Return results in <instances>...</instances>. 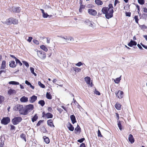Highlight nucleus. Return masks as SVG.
I'll list each match as a JSON object with an SVG mask.
<instances>
[{
  "label": "nucleus",
  "instance_id": "f257e3e1",
  "mask_svg": "<svg viewBox=\"0 0 147 147\" xmlns=\"http://www.w3.org/2000/svg\"><path fill=\"white\" fill-rule=\"evenodd\" d=\"M113 7L111 3H109L108 5V7H103L101 11L103 14L105 15V18L109 19L113 17V13L114 12L113 9Z\"/></svg>",
  "mask_w": 147,
  "mask_h": 147
},
{
  "label": "nucleus",
  "instance_id": "f03ea898",
  "mask_svg": "<svg viewBox=\"0 0 147 147\" xmlns=\"http://www.w3.org/2000/svg\"><path fill=\"white\" fill-rule=\"evenodd\" d=\"M34 108L33 105L30 104L26 105L23 109V113H22V115H26L28 114L29 112H30Z\"/></svg>",
  "mask_w": 147,
  "mask_h": 147
},
{
  "label": "nucleus",
  "instance_id": "7ed1b4c3",
  "mask_svg": "<svg viewBox=\"0 0 147 147\" xmlns=\"http://www.w3.org/2000/svg\"><path fill=\"white\" fill-rule=\"evenodd\" d=\"M18 21L14 18L11 17L8 19H7L6 21L4 22V24L7 25H10L11 24H16L18 23Z\"/></svg>",
  "mask_w": 147,
  "mask_h": 147
},
{
  "label": "nucleus",
  "instance_id": "20e7f679",
  "mask_svg": "<svg viewBox=\"0 0 147 147\" xmlns=\"http://www.w3.org/2000/svg\"><path fill=\"white\" fill-rule=\"evenodd\" d=\"M24 107L23 105L20 104H17L13 107V110L15 111H19V113L21 115H22V113H23Z\"/></svg>",
  "mask_w": 147,
  "mask_h": 147
},
{
  "label": "nucleus",
  "instance_id": "39448f33",
  "mask_svg": "<svg viewBox=\"0 0 147 147\" xmlns=\"http://www.w3.org/2000/svg\"><path fill=\"white\" fill-rule=\"evenodd\" d=\"M22 120V118L20 117H15L11 120V122L13 125L18 124Z\"/></svg>",
  "mask_w": 147,
  "mask_h": 147
},
{
  "label": "nucleus",
  "instance_id": "423d86ee",
  "mask_svg": "<svg viewBox=\"0 0 147 147\" xmlns=\"http://www.w3.org/2000/svg\"><path fill=\"white\" fill-rule=\"evenodd\" d=\"M10 122V119L8 117H3L1 120V123L4 125H7Z\"/></svg>",
  "mask_w": 147,
  "mask_h": 147
},
{
  "label": "nucleus",
  "instance_id": "0eeeda50",
  "mask_svg": "<svg viewBox=\"0 0 147 147\" xmlns=\"http://www.w3.org/2000/svg\"><path fill=\"white\" fill-rule=\"evenodd\" d=\"M38 55L42 59H44L46 58V53L42 51H37Z\"/></svg>",
  "mask_w": 147,
  "mask_h": 147
},
{
  "label": "nucleus",
  "instance_id": "6e6552de",
  "mask_svg": "<svg viewBox=\"0 0 147 147\" xmlns=\"http://www.w3.org/2000/svg\"><path fill=\"white\" fill-rule=\"evenodd\" d=\"M115 94L118 98H121L123 97V92L122 91L118 90L117 92H116Z\"/></svg>",
  "mask_w": 147,
  "mask_h": 147
},
{
  "label": "nucleus",
  "instance_id": "1a4fd4ad",
  "mask_svg": "<svg viewBox=\"0 0 147 147\" xmlns=\"http://www.w3.org/2000/svg\"><path fill=\"white\" fill-rule=\"evenodd\" d=\"M81 130L80 127L78 124L77 127L74 129V132L76 134H79L81 132Z\"/></svg>",
  "mask_w": 147,
  "mask_h": 147
},
{
  "label": "nucleus",
  "instance_id": "9d476101",
  "mask_svg": "<svg viewBox=\"0 0 147 147\" xmlns=\"http://www.w3.org/2000/svg\"><path fill=\"white\" fill-rule=\"evenodd\" d=\"M88 13L91 15L95 16L97 14V12L96 10L92 9H89L88 10Z\"/></svg>",
  "mask_w": 147,
  "mask_h": 147
},
{
  "label": "nucleus",
  "instance_id": "9b49d317",
  "mask_svg": "<svg viewBox=\"0 0 147 147\" xmlns=\"http://www.w3.org/2000/svg\"><path fill=\"white\" fill-rule=\"evenodd\" d=\"M10 11L13 13H19L20 12V7H13Z\"/></svg>",
  "mask_w": 147,
  "mask_h": 147
},
{
  "label": "nucleus",
  "instance_id": "f8f14e48",
  "mask_svg": "<svg viewBox=\"0 0 147 147\" xmlns=\"http://www.w3.org/2000/svg\"><path fill=\"white\" fill-rule=\"evenodd\" d=\"M37 98L36 96L33 95L30 98L29 101L30 103H33L37 100Z\"/></svg>",
  "mask_w": 147,
  "mask_h": 147
},
{
  "label": "nucleus",
  "instance_id": "ddd939ff",
  "mask_svg": "<svg viewBox=\"0 0 147 147\" xmlns=\"http://www.w3.org/2000/svg\"><path fill=\"white\" fill-rule=\"evenodd\" d=\"M137 44V42L132 39L127 44V45L130 47H132L133 46H136Z\"/></svg>",
  "mask_w": 147,
  "mask_h": 147
},
{
  "label": "nucleus",
  "instance_id": "4468645a",
  "mask_svg": "<svg viewBox=\"0 0 147 147\" xmlns=\"http://www.w3.org/2000/svg\"><path fill=\"white\" fill-rule=\"evenodd\" d=\"M16 93V91L15 90L11 88L7 92L8 94H9V96L11 95L12 94H15Z\"/></svg>",
  "mask_w": 147,
  "mask_h": 147
},
{
  "label": "nucleus",
  "instance_id": "2eb2a0df",
  "mask_svg": "<svg viewBox=\"0 0 147 147\" xmlns=\"http://www.w3.org/2000/svg\"><path fill=\"white\" fill-rule=\"evenodd\" d=\"M93 22L92 21H90L89 20L87 19L84 21V23L87 25H88L90 26L94 27V26L92 24Z\"/></svg>",
  "mask_w": 147,
  "mask_h": 147
},
{
  "label": "nucleus",
  "instance_id": "dca6fc26",
  "mask_svg": "<svg viewBox=\"0 0 147 147\" xmlns=\"http://www.w3.org/2000/svg\"><path fill=\"white\" fill-rule=\"evenodd\" d=\"M47 124L48 125L51 127H55V126L53 124V121L52 119H49L47 121Z\"/></svg>",
  "mask_w": 147,
  "mask_h": 147
},
{
  "label": "nucleus",
  "instance_id": "f3484780",
  "mask_svg": "<svg viewBox=\"0 0 147 147\" xmlns=\"http://www.w3.org/2000/svg\"><path fill=\"white\" fill-rule=\"evenodd\" d=\"M67 127L69 130L71 131H73L74 129V126L69 122L68 123Z\"/></svg>",
  "mask_w": 147,
  "mask_h": 147
},
{
  "label": "nucleus",
  "instance_id": "a211bd4d",
  "mask_svg": "<svg viewBox=\"0 0 147 147\" xmlns=\"http://www.w3.org/2000/svg\"><path fill=\"white\" fill-rule=\"evenodd\" d=\"M70 118L73 124H74L77 122L76 117L74 115H72L70 116Z\"/></svg>",
  "mask_w": 147,
  "mask_h": 147
},
{
  "label": "nucleus",
  "instance_id": "6ab92c4d",
  "mask_svg": "<svg viewBox=\"0 0 147 147\" xmlns=\"http://www.w3.org/2000/svg\"><path fill=\"white\" fill-rule=\"evenodd\" d=\"M20 100L22 102H25L28 101V98L27 97L24 96L20 98Z\"/></svg>",
  "mask_w": 147,
  "mask_h": 147
},
{
  "label": "nucleus",
  "instance_id": "aec40b11",
  "mask_svg": "<svg viewBox=\"0 0 147 147\" xmlns=\"http://www.w3.org/2000/svg\"><path fill=\"white\" fill-rule=\"evenodd\" d=\"M128 140L131 143H133L134 142V139L133 136L131 134H130L129 136Z\"/></svg>",
  "mask_w": 147,
  "mask_h": 147
},
{
  "label": "nucleus",
  "instance_id": "412c9836",
  "mask_svg": "<svg viewBox=\"0 0 147 147\" xmlns=\"http://www.w3.org/2000/svg\"><path fill=\"white\" fill-rule=\"evenodd\" d=\"M9 63V66L10 67L14 68L16 66V64L14 61H11Z\"/></svg>",
  "mask_w": 147,
  "mask_h": 147
},
{
  "label": "nucleus",
  "instance_id": "4be33fe9",
  "mask_svg": "<svg viewBox=\"0 0 147 147\" xmlns=\"http://www.w3.org/2000/svg\"><path fill=\"white\" fill-rule=\"evenodd\" d=\"M84 80L87 84H90L91 78L90 77L87 76L84 78Z\"/></svg>",
  "mask_w": 147,
  "mask_h": 147
},
{
  "label": "nucleus",
  "instance_id": "5701e85b",
  "mask_svg": "<svg viewBox=\"0 0 147 147\" xmlns=\"http://www.w3.org/2000/svg\"><path fill=\"white\" fill-rule=\"evenodd\" d=\"M6 61L5 60L3 61L1 63V65L0 68V69H5L6 67Z\"/></svg>",
  "mask_w": 147,
  "mask_h": 147
},
{
  "label": "nucleus",
  "instance_id": "b1692460",
  "mask_svg": "<svg viewBox=\"0 0 147 147\" xmlns=\"http://www.w3.org/2000/svg\"><path fill=\"white\" fill-rule=\"evenodd\" d=\"M38 118V116L36 114H35L34 115L32 118L31 119L32 122H34L36 121Z\"/></svg>",
  "mask_w": 147,
  "mask_h": 147
},
{
  "label": "nucleus",
  "instance_id": "393cba45",
  "mask_svg": "<svg viewBox=\"0 0 147 147\" xmlns=\"http://www.w3.org/2000/svg\"><path fill=\"white\" fill-rule=\"evenodd\" d=\"M95 3L98 5H101L103 4V2L101 0H95Z\"/></svg>",
  "mask_w": 147,
  "mask_h": 147
},
{
  "label": "nucleus",
  "instance_id": "a878e982",
  "mask_svg": "<svg viewBox=\"0 0 147 147\" xmlns=\"http://www.w3.org/2000/svg\"><path fill=\"white\" fill-rule=\"evenodd\" d=\"M121 105L119 103H117L115 105V107L117 110H119L121 109Z\"/></svg>",
  "mask_w": 147,
  "mask_h": 147
},
{
  "label": "nucleus",
  "instance_id": "bb28decb",
  "mask_svg": "<svg viewBox=\"0 0 147 147\" xmlns=\"http://www.w3.org/2000/svg\"><path fill=\"white\" fill-rule=\"evenodd\" d=\"M8 84H10L14 85H18L20 84L19 82L15 81H10L9 82Z\"/></svg>",
  "mask_w": 147,
  "mask_h": 147
},
{
  "label": "nucleus",
  "instance_id": "cd10ccee",
  "mask_svg": "<svg viewBox=\"0 0 147 147\" xmlns=\"http://www.w3.org/2000/svg\"><path fill=\"white\" fill-rule=\"evenodd\" d=\"M46 97L48 99H52V96L50 92H47L46 94Z\"/></svg>",
  "mask_w": 147,
  "mask_h": 147
},
{
  "label": "nucleus",
  "instance_id": "c85d7f7f",
  "mask_svg": "<svg viewBox=\"0 0 147 147\" xmlns=\"http://www.w3.org/2000/svg\"><path fill=\"white\" fill-rule=\"evenodd\" d=\"M44 141L46 144H49L50 142V140L48 137L45 136L43 137Z\"/></svg>",
  "mask_w": 147,
  "mask_h": 147
},
{
  "label": "nucleus",
  "instance_id": "c756f323",
  "mask_svg": "<svg viewBox=\"0 0 147 147\" xmlns=\"http://www.w3.org/2000/svg\"><path fill=\"white\" fill-rule=\"evenodd\" d=\"M40 48L41 49L47 52L48 51V49L47 48V47L44 45H41L40 46Z\"/></svg>",
  "mask_w": 147,
  "mask_h": 147
},
{
  "label": "nucleus",
  "instance_id": "7c9ffc66",
  "mask_svg": "<svg viewBox=\"0 0 147 147\" xmlns=\"http://www.w3.org/2000/svg\"><path fill=\"white\" fill-rule=\"evenodd\" d=\"M53 115L52 114L50 113H46V117L47 119L52 118Z\"/></svg>",
  "mask_w": 147,
  "mask_h": 147
},
{
  "label": "nucleus",
  "instance_id": "2f4dec72",
  "mask_svg": "<svg viewBox=\"0 0 147 147\" xmlns=\"http://www.w3.org/2000/svg\"><path fill=\"white\" fill-rule=\"evenodd\" d=\"M20 137L25 142L26 141V135L24 133L20 135Z\"/></svg>",
  "mask_w": 147,
  "mask_h": 147
},
{
  "label": "nucleus",
  "instance_id": "473e14b6",
  "mask_svg": "<svg viewBox=\"0 0 147 147\" xmlns=\"http://www.w3.org/2000/svg\"><path fill=\"white\" fill-rule=\"evenodd\" d=\"M121 76L119 78H117L115 80H114V82L116 84H119L120 81V80L121 79Z\"/></svg>",
  "mask_w": 147,
  "mask_h": 147
},
{
  "label": "nucleus",
  "instance_id": "72a5a7b5",
  "mask_svg": "<svg viewBox=\"0 0 147 147\" xmlns=\"http://www.w3.org/2000/svg\"><path fill=\"white\" fill-rule=\"evenodd\" d=\"M38 103L41 105V106L43 107L45 105V102L44 100H40L38 102Z\"/></svg>",
  "mask_w": 147,
  "mask_h": 147
},
{
  "label": "nucleus",
  "instance_id": "f704fd0d",
  "mask_svg": "<svg viewBox=\"0 0 147 147\" xmlns=\"http://www.w3.org/2000/svg\"><path fill=\"white\" fill-rule=\"evenodd\" d=\"M73 69L76 72H79L81 70V69L80 68L77 67H73Z\"/></svg>",
  "mask_w": 147,
  "mask_h": 147
},
{
  "label": "nucleus",
  "instance_id": "c9c22d12",
  "mask_svg": "<svg viewBox=\"0 0 147 147\" xmlns=\"http://www.w3.org/2000/svg\"><path fill=\"white\" fill-rule=\"evenodd\" d=\"M40 129L41 132H42L43 133H47V130L45 128L44 126L41 127L40 128Z\"/></svg>",
  "mask_w": 147,
  "mask_h": 147
},
{
  "label": "nucleus",
  "instance_id": "e433bc0d",
  "mask_svg": "<svg viewBox=\"0 0 147 147\" xmlns=\"http://www.w3.org/2000/svg\"><path fill=\"white\" fill-rule=\"evenodd\" d=\"M30 69L31 73L34 74L35 76H37V74L34 72V68L32 67H30Z\"/></svg>",
  "mask_w": 147,
  "mask_h": 147
},
{
  "label": "nucleus",
  "instance_id": "4c0bfd02",
  "mask_svg": "<svg viewBox=\"0 0 147 147\" xmlns=\"http://www.w3.org/2000/svg\"><path fill=\"white\" fill-rule=\"evenodd\" d=\"M117 125L119 129L120 130H121L122 129V126L121 125V121L119 120H118L117 121Z\"/></svg>",
  "mask_w": 147,
  "mask_h": 147
},
{
  "label": "nucleus",
  "instance_id": "58836bf2",
  "mask_svg": "<svg viewBox=\"0 0 147 147\" xmlns=\"http://www.w3.org/2000/svg\"><path fill=\"white\" fill-rule=\"evenodd\" d=\"M85 6L84 5H80V8L79 9V11L80 13H82V9H84L85 8Z\"/></svg>",
  "mask_w": 147,
  "mask_h": 147
},
{
  "label": "nucleus",
  "instance_id": "ea45409f",
  "mask_svg": "<svg viewBox=\"0 0 147 147\" xmlns=\"http://www.w3.org/2000/svg\"><path fill=\"white\" fill-rule=\"evenodd\" d=\"M38 84L41 88H45V85L42 84L40 81L38 82Z\"/></svg>",
  "mask_w": 147,
  "mask_h": 147
},
{
  "label": "nucleus",
  "instance_id": "a19ab883",
  "mask_svg": "<svg viewBox=\"0 0 147 147\" xmlns=\"http://www.w3.org/2000/svg\"><path fill=\"white\" fill-rule=\"evenodd\" d=\"M16 65L18 64L20 66H21L22 65V63L20 61L18 58L15 60Z\"/></svg>",
  "mask_w": 147,
  "mask_h": 147
},
{
  "label": "nucleus",
  "instance_id": "79ce46f5",
  "mask_svg": "<svg viewBox=\"0 0 147 147\" xmlns=\"http://www.w3.org/2000/svg\"><path fill=\"white\" fill-rule=\"evenodd\" d=\"M138 3L140 5H143L145 3L144 0H138Z\"/></svg>",
  "mask_w": 147,
  "mask_h": 147
},
{
  "label": "nucleus",
  "instance_id": "37998d69",
  "mask_svg": "<svg viewBox=\"0 0 147 147\" xmlns=\"http://www.w3.org/2000/svg\"><path fill=\"white\" fill-rule=\"evenodd\" d=\"M22 62L26 67L28 68V67L29 66V64L27 62L25 61H22Z\"/></svg>",
  "mask_w": 147,
  "mask_h": 147
},
{
  "label": "nucleus",
  "instance_id": "c03bdc74",
  "mask_svg": "<svg viewBox=\"0 0 147 147\" xmlns=\"http://www.w3.org/2000/svg\"><path fill=\"white\" fill-rule=\"evenodd\" d=\"M4 97L1 95H0V104H1L4 101Z\"/></svg>",
  "mask_w": 147,
  "mask_h": 147
},
{
  "label": "nucleus",
  "instance_id": "a18cd8bd",
  "mask_svg": "<svg viewBox=\"0 0 147 147\" xmlns=\"http://www.w3.org/2000/svg\"><path fill=\"white\" fill-rule=\"evenodd\" d=\"M134 19L135 20L137 24H138V21L139 20L138 18V16H135L134 17Z\"/></svg>",
  "mask_w": 147,
  "mask_h": 147
},
{
  "label": "nucleus",
  "instance_id": "49530a36",
  "mask_svg": "<svg viewBox=\"0 0 147 147\" xmlns=\"http://www.w3.org/2000/svg\"><path fill=\"white\" fill-rule=\"evenodd\" d=\"M49 16V15L47 13L45 12L42 14V17L44 18H47Z\"/></svg>",
  "mask_w": 147,
  "mask_h": 147
},
{
  "label": "nucleus",
  "instance_id": "de8ad7c7",
  "mask_svg": "<svg viewBox=\"0 0 147 147\" xmlns=\"http://www.w3.org/2000/svg\"><path fill=\"white\" fill-rule=\"evenodd\" d=\"M83 64H84V65H85V64L84 63H82L80 61L78 62V63H77L76 64V65L78 67H80L81 65H83Z\"/></svg>",
  "mask_w": 147,
  "mask_h": 147
},
{
  "label": "nucleus",
  "instance_id": "09e8293b",
  "mask_svg": "<svg viewBox=\"0 0 147 147\" xmlns=\"http://www.w3.org/2000/svg\"><path fill=\"white\" fill-rule=\"evenodd\" d=\"M72 39L73 40V38L71 37L66 36V40H67L69 42L72 41Z\"/></svg>",
  "mask_w": 147,
  "mask_h": 147
},
{
  "label": "nucleus",
  "instance_id": "8fccbe9b",
  "mask_svg": "<svg viewBox=\"0 0 147 147\" xmlns=\"http://www.w3.org/2000/svg\"><path fill=\"white\" fill-rule=\"evenodd\" d=\"M44 120H41L39 121L36 124V126H38L40 125V124L41 123H43L44 121Z\"/></svg>",
  "mask_w": 147,
  "mask_h": 147
},
{
  "label": "nucleus",
  "instance_id": "3c124183",
  "mask_svg": "<svg viewBox=\"0 0 147 147\" xmlns=\"http://www.w3.org/2000/svg\"><path fill=\"white\" fill-rule=\"evenodd\" d=\"M141 17L143 19H146L147 17V14L145 13H143L142 14Z\"/></svg>",
  "mask_w": 147,
  "mask_h": 147
},
{
  "label": "nucleus",
  "instance_id": "603ef678",
  "mask_svg": "<svg viewBox=\"0 0 147 147\" xmlns=\"http://www.w3.org/2000/svg\"><path fill=\"white\" fill-rule=\"evenodd\" d=\"M98 136L99 137H102L103 136L102 135L99 129H98Z\"/></svg>",
  "mask_w": 147,
  "mask_h": 147
},
{
  "label": "nucleus",
  "instance_id": "864d4df0",
  "mask_svg": "<svg viewBox=\"0 0 147 147\" xmlns=\"http://www.w3.org/2000/svg\"><path fill=\"white\" fill-rule=\"evenodd\" d=\"M94 93L96 95H100V92L98 91L96 89L95 90Z\"/></svg>",
  "mask_w": 147,
  "mask_h": 147
},
{
  "label": "nucleus",
  "instance_id": "5fc2aeb1",
  "mask_svg": "<svg viewBox=\"0 0 147 147\" xmlns=\"http://www.w3.org/2000/svg\"><path fill=\"white\" fill-rule=\"evenodd\" d=\"M10 130H15L16 129L15 127L13 125H10Z\"/></svg>",
  "mask_w": 147,
  "mask_h": 147
},
{
  "label": "nucleus",
  "instance_id": "6e6d98bb",
  "mask_svg": "<svg viewBox=\"0 0 147 147\" xmlns=\"http://www.w3.org/2000/svg\"><path fill=\"white\" fill-rule=\"evenodd\" d=\"M85 140L84 138H82L80 139H79L78 140V142L80 143H82Z\"/></svg>",
  "mask_w": 147,
  "mask_h": 147
},
{
  "label": "nucleus",
  "instance_id": "4d7b16f0",
  "mask_svg": "<svg viewBox=\"0 0 147 147\" xmlns=\"http://www.w3.org/2000/svg\"><path fill=\"white\" fill-rule=\"evenodd\" d=\"M125 15L126 16L130 17L131 16V13L129 12H126Z\"/></svg>",
  "mask_w": 147,
  "mask_h": 147
},
{
  "label": "nucleus",
  "instance_id": "13d9d810",
  "mask_svg": "<svg viewBox=\"0 0 147 147\" xmlns=\"http://www.w3.org/2000/svg\"><path fill=\"white\" fill-rule=\"evenodd\" d=\"M1 139L0 138V141H1L0 144V147H3V144H4V141H2V140H1Z\"/></svg>",
  "mask_w": 147,
  "mask_h": 147
},
{
  "label": "nucleus",
  "instance_id": "bf43d9fd",
  "mask_svg": "<svg viewBox=\"0 0 147 147\" xmlns=\"http://www.w3.org/2000/svg\"><path fill=\"white\" fill-rule=\"evenodd\" d=\"M47 110L48 111L52 113L53 112V110L51 107H48Z\"/></svg>",
  "mask_w": 147,
  "mask_h": 147
},
{
  "label": "nucleus",
  "instance_id": "052dcab7",
  "mask_svg": "<svg viewBox=\"0 0 147 147\" xmlns=\"http://www.w3.org/2000/svg\"><path fill=\"white\" fill-rule=\"evenodd\" d=\"M33 42L36 45H38L39 44V42L38 40L36 39H34L33 40Z\"/></svg>",
  "mask_w": 147,
  "mask_h": 147
},
{
  "label": "nucleus",
  "instance_id": "680f3d73",
  "mask_svg": "<svg viewBox=\"0 0 147 147\" xmlns=\"http://www.w3.org/2000/svg\"><path fill=\"white\" fill-rule=\"evenodd\" d=\"M57 110L60 113H61L63 111V110L62 109H61V108L58 107L57 108Z\"/></svg>",
  "mask_w": 147,
  "mask_h": 147
},
{
  "label": "nucleus",
  "instance_id": "e2e57ef3",
  "mask_svg": "<svg viewBox=\"0 0 147 147\" xmlns=\"http://www.w3.org/2000/svg\"><path fill=\"white\" fill-rule=\"evenodd\" d=\"M140 28L142 29H147V27L145 26L144 25H141L140 26Z\"/></svg>",
  "mask_w": 147,
  "mask_h": 147
},
{
  "label": "nucleus",
  "instance_id": "0e129e2a",
  "mask_svg": "<svg viewBox=\"0 0 147 147\" xmlns=\"http://www.w3.org/2000/svg\"><path fill=\"white\" fill-rule=\"evenodd\" d=\"M119 3V1L118 0H115L114 3V6H115L118 3Z\"/></svg>",
  "mask_w": 147,
  "mask_h": 147
},
{
  "label": "nucleus",
  "instance_id": "69168bd1",
  "mask_svg": "<svg viewBox=\"0 0 147 147\" xmlns=\"http://www.w3.org/2000/svg\"><path fill=\"white\" fill-rule=\"evenodd\" d=\"M25 83L26 84H27L28 86L30 85V84H31V83L30 82H29L27 80H26L25 81Z\"/></svg>",
  "mask_w": 147,
  "mask_h": 147
},
{
  "label": "nucleus",
  "instance_id": "338daca9",
  "mask_svg": "<svg viewBox=\"0 0 147 147\" xmlns=\"http://www.w3.org/2000/svg\"><path fill=\"white\" fill-rule=\"evenodd\" d=\"M137 46L141 50H143V48L140 44H138L137 45Z\"/></svg>",
  "mask_w": 147,
  "mask_h": 147
},
{
  "label": "nucleus",
  "instance_id": "774afa93",
  "mask_svg": "<svg viewBox=\"0 0 147 147\" xmlns=\"http://www.w3.org/2000/svg\"><path fill=\"white\" fill-rule=\"evenodd\" d=\"M32 39V37H28V39L27 40V41L29 42H31Z\"/></svg>",
  "mask_w": 147,
  "mask_h": 147
}]
</instances>
